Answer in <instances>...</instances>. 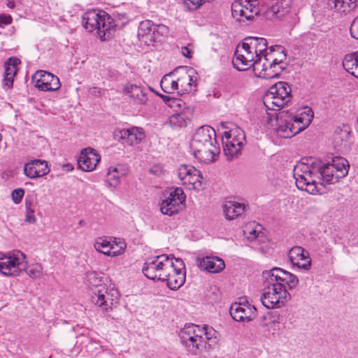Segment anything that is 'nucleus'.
I'll use <instances>...</instances> for the list:
<instances>
[{
  "label": "nucleus",
  "instance_id": "2",
  "mask_svg": "<svg viewBox=\"0 0 358 358\" xmlns=\"http://www.w3.org/2000/svg\"><path fill=\"white\" fill-rule=\"evenodd\" d=\"M313 118V110L308 106L296 115L282 111L277 116L275 131L280 138H290L307 128Z\"/></svg>",
  "mask_w": 358,
  "mask_h": 358
},
{
  "label": "nucleus",
  "instance_id": "4",
  "mask_svg": "<svg viewBox=\"0 0 358 358\" xmlns=\"http://www.w3.org/2000/svg\"><path fill=\"white\" fill-rule=\"evenodd\" d=\"M84 28L90 32L96 30L103 41L109 38L116 24L112 17L102 10H91L84 13L82 18Z\"/></svg>",
  "mask_w": 358,
  "mask_h": 358
},
{
  "label": "nucleus",
  "instance_id": "32",
  "mask_svg": "<svg viewBox=\"0 0 358 358\" xmlns=\"http://www.w3.org/2000/svg\"><path fill=\"white\" fill-rule=\"evenodd\" d=\"M331 165L336 172V178L345 177L349 171V162L343 157H335L332 159Z\"/></svg>",
  "mask_w": 358,
  "mask_h": 358
},
{
  "label": "nucleus",
  "instance_id": "7",
  "mask_svg": "<svg viewBox=\"0 0 358 358\" xmlns=\"http://www.w3.org/2000/svg\"><path fill=\"white\" fill-rule=\"evenodd\" d=\"M291 87L285 82L272 85L264 96V104L267 110H280L291 101Z\"/></svg>",
  "mask_w": 358,
  "mask_h": 358
},
{
  "label": "nucleus",
  "instance_id": "23",
  "mask_svg": "<svg viewBox=\"0 0 358 358\" xmlns=\"http://www.w3.org/2000/svg\"><path fill=\"white\" fill-rule=\"evenodd\" d=\"M196 263L201 270L213 273H219L225 267L224 260L218 257H199L196 259Z\"/></svg>",
  "mask_w": 358,
  "mask_h": 358
},
{
  "label": "nucleus",
  "instance_id": "14",
  "mask_svg": "<svg viewBox=\"0 0 358 358\" xmlns=\"http://www.w3.org/2000/svg\"><path fill=\"white\" fill-rule=\"evenodd\" d=\"M172 270L162 282H166L167 287L171 290H177L185 282V266L180 258L174 259Z\"/></svg>",
  "mask_w": 358,
  "mask_h": 358
},
{
  "label": "nucleus",
  "instance_id": "28",
  "mask_svg": "<svg viewBox=\"0 0 358 358\" xmlns=\"http://www.w3.org/2000/svg\"><path fill=\"white\" fill-rule=\"evenodd\" d=\"M180 90L178 94H182L190 92L192 87L196 86L197 73L194 70H189L184 76L179 78Z\"/></svg>",
  "mask_w": 358,
  "mask_h": 358
},
{
  "label": "nucleus",
  "instance_id": "40",
  "mask_svg": "<svg viewBox=\"0 0 358 358\" xmlns=\"http://www.w3.org/2000/svg\"><path fill=\"white\" fill-rule=\"evenodd\" d=\"M246 62L248 63H253L252 66L254 67V71H259L260 67L262 66L261 60H262V55H259L258 53H256L255 51L252 52H247L246 53H243Z\"/></svg>",
  "mask_w": 358,
  "mask_h": 358
},
{
  "label": "nucleus",
  "instance_id": "20",
  "mask_svg": "<svg viewBox=\"0 0 358 358\" xmlns=\"http://www.w3.org/2000/svg\"><path fill=\"white\" fill-rule=\"evenodd\" d=\"M39 78L36 81V86L41 91H56L61 87V83L57 76L45 71H39L36 73Z\"/></svg>",
  "mask_w": 358,
  "mask_h": 358
},
{
  "label": "nucleus",
  "instance_id": "58",
  "mask_svg": "<svg viewBox=\"0 0 358 358\" xmlns=\"http://www.w3.org/2000/svg\"><path fill=\"white\" fill-rule=\"evenodd\" d=\"M346 1L348 3V5H346L347 7L349 6V8H348L346 10L347 13H349L350 10L355 9L358 3V0H347Z\"/></svg>",
  "mask_w": 358,
  "mask_h": 358
},
{
  "label": "nucleus",
  "instance_id": "16",
  "mask_svg": "<svg viewBox=\"0 0 358 358\" xmlns=\"http://www.w3.org/2000/svg\"><path fill=\"white\" fill-rule=\"evenodd\" d=\"M213 142L216 143V133L215 129L208 125H203L198 128L193 134L191 142V150L201 148L203 145Z\"/></svg>",
  "mask_w": 358,
  "mask_h": 358
},
{
  "label": "nucleus",
  "instance_id": "18",
  "mask_svg": "<svg viewBox=\"0 0 358 358\" xmlns=\"http://www.w3.org/2000/svg\"><path fill=\"white\" fill-rule=\"evenodd\" d=\"M208 145H203L201 148H196L192 150L195 158L205 164L214 162L220 152L217 141L216 143L210 142Z\"/></svg>",
  "mask_w": 358,
  "mask_h": 358
},
{
  "label": "nucleus",
  "instance_id": "1",
  "mask_svg": "<svg viewBox=\"0 0 358 358\" xmlns=\"http://www.w3.org/2000/svg\"><path fill=\"white\" fill-rule=\"evenodd\" d=\"M266 0H236L231 5V13L238 21L252 20L255 16L266 20H284L290 27L299 22L296 10L292 7V0H273L266 8Z\"/></svg>",
  "mask_w": 358,
  "mask_h": 358
},
{
  "label": "nucleus",
  "instance_id": "5",
  "mask_svg": "<svg viewBox=\"0 0 358 358\" xmlns=\"http://www.w3.org/2000/svg\"><path fill=\"white\" fill-rule=\"evenodd\" d=\"M263 276L265 287L261 296L262 305L268 309L281 308L290 299V294L280 282H270V274H267V271L263 272Z\"/></svg>",
  "mask_w": 358,
  "mask_h": 358
},
{
  "label": "nucleus",
  "instance_id": "13",
  "mask_svg": "<svg viewBox=\"0 0 358 358\" xmlns=\"http://www.w3.org/2000/svg\"><path fill=\"white\" fill-rule=\"evenodd\" d=\"M229 313L232 318L237 322H250L255 320L257 310L248 301L231 304Z\"/></svg>",
  "mask_w": 358,
  "mask_h": 358
},
{
  "label": "nucleus",
  "instance_id": "47",
  "mask_svg": "<svg viewBox=\"0 0 358 358\" xmlns=\"http://www.w3.org/2000/svg\"><path fill=\"white\" fill-rule=\"evenodd\" d=\"M25 205H26V211H27V216H26V221H27V222H29L30 223L35 222H36V217L34 215V213L35 212L34 204L31 201H28L26 199Z\"/></svg>",
  "mask_w": 358,
  "mask_h": 358
},
{
  "label": "nucleus",
  "instance_id": "59",
  "mask_svg": "<svg viewBox=\"0 0 358 358\" xmlns=\"http://www.w3.org/2000/svg\"><path fill=\"white\" fill-rule=\"evenodd\" d=\"M163 101L164 102L167 104L168 106H169V103H171L172 99L173 96H170V95H164V94H159L157 93V94Z\"/></svg>",
  "mask_w": 358,
  "mask_h": 358
},
{
  "label": "nucleus",
  "instance_id": "54",
  "mask_svg": "<svg viewBox=\"0 0 358 358\" xmlns=\"http://www.w3.org/2000/svg\"><path fill=\"white\" fill-rule=\"evenodd\" d=\"M12 17L10 15L2 14L0 15V27H4L6 25L11 24Z\"/></svg>",
  "mask_w": 358,
  "mask_h": 358
},
{
  "label": "nucleus",
  "instance_id": "30",
  "mask_svg": "<svg viewBox=\"0 0 358 358\" xmlns=\"http://www.w3.org/2000/svg\"><path fill=\"white\" fill-rule=\"evenodd\" d=\"M342 64L346 71L358 78V51L345 55Z\"/></svg>",
  "mask_w": 358,
  "mask_h": 358
},
{
  "label": "nucleus",
  "instance_id": "12",
  "mask_svg": "<svg viewBox=\"0 0 358 358\" xmlns=\"http://www.w3.org/2000/svg\"><path fill=\"white\" fill-rule=\"evenodd\" d=\"M185 199L186 196L181 188L178 187L171 191L161 203L162 213L168 216L178 214L185 208Z\"/></svg>",
  "mask_w": 358,
  "mask_h": 358
},
{
  "label": "nucleus",
  "instance_id": "49",
  "mask_svg": "<svg viewBox=\"0 0 358 358\" xmlns=\"http://www.w3.org/2000/svg\"><path fill=\"white\" fill-rule=\"evenodd\" d=\"M24 190L22 188H17L12 192L11 196L15 203L18 204L22 201Z\"/></svg>",
  "mask_w": 358,
  "mask_h": 358
},
{
  "label": "nucleus",
  "instance_id": "27",
  "mask_svg": "<svg viewBox=\"0 0 358 358\" xmlns=\"http://www.w3.org/2000/svg\"><path fill=\"white\" fill-rule=\"evenodd\" d=\"M120 138L129 145L140 143L145 138V133L142 128L132 127L120 131Z\"/></svg>",
  "mask_w": 358,
  "mask_h": 358
},
{
  "label": "nucleus",
  "instance_id": "45",
  "mask_svg": "<svg viewBox=\"0 0 358 358\" xmlns=\"http://www.w3.org/2000/svg\"><path fill=\"white\" fill-rule=\"evenodd\" d=\"M155 23L150 20L142 21L139 24V32L143 36H150L152 38V33L155 27Z\"/></svg>",
  "mask_w": 358,
  "mask_h": 358
},
{
  "label": "nucleus",
  "instance_id": "6",
  "mask_svg": "<svg viewBox=\"0 0 358 358\" xmlns=\"http://www.w3.org/2000/svg\"><path fill=\"white\" fill-rule=\"evenodd\" d=\"M172 255L162 254L147 258L142 271L145 276L154 281H163L172 270L174 262Z\"/></svg>",
  "mask_w": 358,
  "mask_h": 358
},
{
  "label": "nucleus",
  "instance_id": "48",
  "mask_svg": "<svg viewBox=\"0 0 358 358\" xmlns=\"http://www.w3.org/2000/svg\"><path fill=\"white\" fill-rule=\"evenodd\" d=\"M269 55L273 57V54L275 52L279 53V57L277 59H282V65H284V60L286 59V54L285 53L284 48L281 45L271 46L269 48Z\"/></svg>",
  "mask_w": 358,
  "mask_h": 358
},
{
  "label": "nucleus",
  "instance_id": "39",
  "mask_svg": "<svg viewBox=\"0 0 358 358\" xmlns=\"http://www.w3.org/2000/svg\"><path fill=\"white\" fill-rule=\"evenodd\" d=\"M110 240L105 238H99L94 243V248L96 251L110 257Z\"/></svg>",
  "mask_w": 358,
  "mask_h": 358
},
{
  "label": "nucleus",
  "instance_id": "15",
  "mask_svg": "<svg viewBox=\"0 0 358 358\" xmlns=\"http://www.w3.org/2000/svg\"><path fill=\"white\" fill-rule=\"evenodd\" d=\"M265 62L263 63L259 69L258 76L264 79H271L278 78L285 66L282 65V59H277L268 53L264 55Z\"/></svg>",
  "mask_w": 358,
  "mask_h": 358
},
{
  "label": "nucleus",
  "instance_id": "46",
  "mask_svg": "<svg viewBox=\"0 0 358 358\" xmlns=\"http://www.w3.org/2000/svg\"><path fill=\"white\" fill-rule=\"evenodd\" d=\"M169 33L168 27L162 24H155L152 33V38L157 40L159 36H165Z\"/></svg>",
  "mask_w": 358,
  "mask_h": 358
},
{
  "label": "nucleus",
  "instance_id": "19",
  "mask_svg": "<svg viewBox=\"0 0 358 358\" xmlns=\"http://www.w3.org/2000/svg\"><path fill=\"white\" fill-rule=\"evenodd\" d=\"M267 274H270V282L278 281L285 288L287 286L289 289L294 288L299 282L296 275L278 267L267 271Z\"/></svg>",
  "mask_w": 358,
  "mask_h": 358
},
{
  "label": "nucleus",
  "instance_id": "24",
  "mask_svg": "<svg viewBox=\"0 0 358 358\" xmlns=\"http://www.w3.org/2000/svg\"><path fill=\"white\" fill-rule=\"evenodd\" d=\"M20 64V60L11 57L7 59L4 64V75L3 79V86L7 89H11L13 86L14 78L17 73V66Z\"/></svg>",
  "mask_w": 358,
  "mask_h": 358
},
{
  "label": "nucleus",
  "instance_id": "17",
  "mask_svg": "<svg viewBox=\"0 0 358 358\" xmlns=\"http://www.w3.org/2000/svg\"><path fill=\"white\" fill-rule=\"evenodd\" d=\"M101 159L99 153L92 148H84L81 150L78 158V166L83 171H92L96 167Z\"/></svg>",
  "mask_w": 358,
  "mask_h": 358
},
{
  "label": "nucleus",
  "instance_id": "64",
  "mask_svg": "<svg viewBox=\"0 0 358 358\" xmlns=\"http://www.w3.org/2000/svg\"><path fill=\"white\" fill-rule=\"evenodd\" d=\"M66 166L68 167V171H71L73 169V166L71 164H67Z\"/></svg>",
  "mask_w": 358,
  "mask_h": 358
},
{
  "label": "nucleus",
  "instance_id": "9",
  "mask_svg": "<svg viewBox=\"0 0 358 358\" xmlns=\"http://www.w3.org/2000/svg\"><path fill=\"white\" fill-rule=\"evenodd\" d=\"M202 329L198 325H185L180 333L181 343L189 355H198L206 348V343L199 334Z\"/></svg>",
  "mask_w": 358,
  "mask_h": 358
},
{
  "label": "nucleus",
  "instance_id": "52",
  "mask_svg": "<svg viewBox=\"0 0 358 358\" xmlns=\"http://www.w3.org/2000/svg\"><path fill=\"white\" fill-rule=\"evenodd\" d=\"M350 31L351 36L358 40V15L352 20Z\"/></svg>",
  "mask_w": 358,
  "mask_h": 358
},
{
  "label": "nucleus",
  "instance_id": "62",
  "mask_svg": "<svg viewBox=\"0 0 358 358\" xmlns=\"http://www.w3.org/2000/svg\"><path fill=\"white\" fill-rule=\"evenodd\" d=\"M250 234L251 235H252V236H251V237H250L251 238H257V235H256L257 231H256V230H252V231H250Z\"/></svg>",
  "mask_w": 358,
  "mask_h": 358
},
{
  "label": "nucleus",
  "instance_id": "38",
  "mask_svg": "<svg viewBox=\"0 0 358 358\" xmlns=\"http://www.w3.org/2000/svg\"><path fill=\"white\" fill-rule=\"evenodd\" d=\"M123 176L122 171H120L117 167H110L106 175V181L111 187H117L120 182V178Z\"/></svg>",
  "mask_w": 358,
  "mask_h": 358
},
{
  "label": "nucleus",
  "instance_id": "51",
  "mask_svg": "<svg viewBox=\"0 0 358 358\" xmlns=\"http://www.w3.org/2000/svg\"><path fill=\"white\" fill-rule=\"evenodd\" d=\"M169 106L174 110H182L185 108V103L180 99L173 97Z\"/></svg>",
  "mask_w": 358,
  "mask_h": 358
},
{
  "label": "nucleus",
  "instance_id": "33",
  "mask_svg": "<svg viewBox=\"0 0 358 358\" xmlns=\"http://www.w3.org/2000/svg\"><path fill=\"white\" fill-rule=\"evenodd\" d=\"M171 77L172 73L165 75L160 83L162 90L166 94H172L176 90H180L179 78L173 80Z\"/></svg>",
  "mask_w": 358,
  "mask_h": 358
},
{
  "label": "nucleus",
  "instance_id": "10",
  "mask_svg": "<svg viewBox=\"0 0 358 358\" xmlns=\"http://www.w3.org/2000/svg\"><path fill=\"white\" fill-rule=\"evenodd\" d=\"M2 274L8 277H16L26 271L27 261L26 255L18 250L10 251L3 256Z\"/></svg>",
  "mask_w": 358,
  "mask_h": 358
},
{
  "label": "nucleus",
  "instance_id": "56",
  "mask_svg": "<svg viewBox=\"0 0 358 358\" xmlns=\"http://www.w3.org/2000/svg\"><path fill=\"white\" fill-rule=\"evenodd\" d=\"M250 41L248 40V37L244 39V41L242 43L241 50L243 53H246L247 52H252L254 51L253 48L250 47Z\"/></svg>",
  "mask_w": 358,
  "mask_h": 358
},
{
  "label": "nucleus",
  "instance_id": "25",
  "mask_svg": "<svg viewBox=\"0 0 358 358\" xmlns=\"http://www.w3.org/2000/svg\"><path fill=\"white\" fill-rule=\"evenodd\" d=\"M334 143L340 149L349 148L352 143L351 129L348 124L338 126L335 130L334 135Z\"/></svg>",
  "mask_w": 358,
  "mask_h": 358
},
{
  "label": "nucleus",
  "instance_id": "44",
  "mask_svg": "<svg viewBox=\"0 0 358 358\" xmlns=\"http://www.w3.org/2000/svg\"><path fill=\"white\" fill-rule=\"evenodd\" d=\"M26 271L30 278L36 279L42 275L43 266L40 263H34L27 266Z\"/></svg>",
  "mask_w": 358,
  "mask_h": 358
},
{
  "label": "nucleus",
  "instance_id": "36",
  "mask_svg": "<svg viewBox=\"0 0 358 358\" xmlns=\"http://www.w3.org/2000/svg\"><path fill=\"white\" fill-rule=\"evenodd\" d=\"M248 40L250 41V47H252L256 53L260 55H263L267 52V41L264 38L259 37H248Z\"/></svg>",
  "mask_w": 358,
  "mask_h": 358
},
{
  "label": "nucleus",
  "instance_id": "57",
  "mask_svg": "<svg viewBox=\"0 0 358 358\" xmlns=\"http://www.w3.org/2000/svg\"><path fill=\"white\" fill-rule=\"evenodd\" d=\"M347 0H339V1L338 2V11L340 12V13H347L346 12V10L348 7H347L346 5H348V3H346Z\"/></svg>",
  "mask_w": 358,
  "mask_h": 358
},
{
  "label": "nucleus",
  "instance_id": "31",
  "mask_svg": "<svg viewBox=\"0 0 358 358\" xmlns=\"http://www.w3.org/2000/svg\"><path fill=\"white\" fill-rule=\"evenodd\" d=\"M125 93L138 104H145L148 100L146 90L136 85L127 87L125 89Z\"/></svg>",
  "mask_w": 358,
  "mask_h": 358
},
{
  "label": "nucleus",
  "instance_id": "21",
  "mask_svg": "<svg viewBox=\"0 0 358 358\" xmlns=\"http://www.w3.org/2000/svg\"><path fill=\"white\" fill-rule=\"evenodd\" d=\"M23 171L27 178L34 179L48 174L50 168L46 161L34 159L24 164Z\"/></svg>",
  "mask_w": 358,
  "mask_h": 358
},
{
  "label": "nucleus",
  "instance_id": "61",
  "mask_svg": "<svg viewBox=\"0 0 358 358\" xmlns=\"http://www.w3.org/2000/svg\"><path fill=\"white\" fill-rule=\"evenodd\" d=\"M339 0H327V4L331 8H334L338 11V2Z\"/></svg>",
  "mask_w": 358,
  "mask_h": 358
},
{
  "label": "nucleus",
  "instance_id": "22",
  "mask_svg": "<svg viewBox=\"0 0 358 358\" xmlns=\"http://www.w3.org/2000/svg\"><path fill=\"white\" fill-rule=\"evenodd\" d=\"M290 262L298 268L308 270L311 265V259L307 251L300 246L293 247L288 253Z\"/></svg>",
  "mask_w": 358,
  "mask_h": 358
},
{
  "label": "nucleus",
  "instance_id": "35",
  "mask_svg": "<svg viewBox=\"0 0 358 358\" xmlns=\"http://www.w3.org/2000/svg\"><path fill=\"white\" fill-rule=\"evenodd\" d=\"M232 63L234 68L239 71H246L253 65V63L246 62L245 57L239 48H237L235 51Z\"/></svg>",
  "mask_w": 358,
  "mask_h": 358
},
{
  "label": "nucleus",
  "instance_id": "8",
  "mask_svg": "<svg viewBox=\"0 0 358 358\" xmlns=\"http://www.w3.org/2000/svg\"><path fill=\"white\" fill-rule=\"evenodd\" d=\"M313 158L307 159V164L303 163L301 167L295 168L294 177L297 188L302 191H306L310 194H317L319 190L316 185V169L314 168Z\"/></svg>",
  "mask_w": 358,
  "mask_h": 358
},
{
  "label": "nucleus",
  "instance_id": "63",
  "mask_svg": "<svg viewBox=\"0 0 358 358\" xmlns=\"http://www.w3.org/2000/svg\"><path fill=\"white\" fill-rule=\"evenodd\" d=\"M14 2L13 1H9L8 3V6L10 7V8H13L14 7Z\"/></svg>",
  "mask_w": 358,
  "mask_h": 358
},
{
  "label": "nucleus",
  "instance_id": "29",
  "mask_svg": "<svg viewBox=\"0 0 358 358\" xmlns=\"http://www.w3.org/2000/svg\"><path fill=\"white\" fill-rule=\"evenodd\" d=\"M222 208L227 219L234 220L242 215L245 208L244 204L239 202L227 201L224 203Z\"/></svg>",
  "mask_w": 358,
  "mask_h": 358
},
{
  "label": "nucleus",
  "instance_id": "55",
  "mask_svg": "<svg viewBox=\"0 0 358 358\" xmlns=\"http://www.w3.org/2000/svg\"><path fill=\"white\" fill-rule=\"evenodd\" d=\"M150 173L156 176H161L164 173V169L162 165L155 164L150 169Z\"/></svg>",
  "mask_w": 358,
  "mask_h": 358
},
{
  "label": "nucleus",
  "instance_id": "37",
  "mask_svg": "<svg viewBox=\"0 0 358 358\" xmlns=\"http://www.w3.org/2000/svg\"><path fill=\"white\" fill-rule=\"evenodd\" d=\"M202 178L201 171L197 169V173L194 172L191 173L182 184L188 185L189 189H200L202 188Z\"/></svg>",
  "mask_w": 358,
  "mask_h": 358
},
{
  "label": "nucleus",
  "instance_id": "50",
  "mask_svg": "<svg viewBox=\"0 0 358 358\" xmlns=\"http://www.w3.org/2000/svg\"><path fill=\"white\" fill-rule=\"evenodd\" d=\"M206 0H184V3L190 10H196L199 8Z\"/></svg>",
  "mask_w": 358,
  "mask_h": 358
},
{
  "label": "nucleus",
  "instance_id": "43",
  "mask_svg": "<svg viewBox=\"0 0 358 358\" xmlns=\"http://www.w3.org/2000/svg\"><path fill=\"white\" fill-rule=\"evenodd\" d=\"M192 172L197 173V169L193 166L182 164L178 170V178L183 182Z\"/></svg>",
  "mask_w": 358,
  "mask_h": 358
},
{
  "label": "nucleus",
  "instance_id": "3",
  "mask_svg": "<svg viewBox=\"0 0 358 358\" xmlns=\"http://www.w3.org/2000/svg\"><path fill=\"white\" fill-rule=\"evenodd\" d=\"M86 281L92 291V302L104 312L112 310L113 306L118 302L117 290L102 283L101 278L98 277L96 273L87 274Z\"/></svg>",
  "mask_w": 358,
  "mask_h": 358
},
{
  "label": "nucleus",
  "instance_id": "41",
  "mask_svg": "<svg viewBox=\"0 0 358 358\" xmlns=\"http://www.w3.org/2000/svg\"><path fill=\"white\" fill-rule=\"evenodd\" d=\"M126 248V243L124 241H117L114 238L110 240V257H116L122 254Z\"/></svg>",
  "mask_w": 358,
  "mask_h": 358
},
{
  "label": "nucleus",
  "instance_id": "42",
  "mask_svg": "<svg viewBox=\"0 0 358 358\" xmlns=\"http://www.w3.org/2000/svg\"><path fill=\"white\" fill-rule=\"evenodd\" d=\"M170 125L173 128H181L186 126L185 115L183 113H175L169 117Z\"/></svg>",
  "mask_w": 358,
  "mask_h": 358
},
{
  "label": "nucleus",
  "instance_id": "11",
  "mask_svg": "<svg viewBox=\"0 0 358 358\" xmlns=\"http://www.w3.org/2000/svg\"><path fill=\"white\" fill-rule=\"evenodd\" d=\"M245 141V133L240 128L224 131L222 137V145L224 155L227 157L228 160H232L241 154Z\"/></svg>",
  "mask_w": 358,
  "mask_h": 358
},
{
  "label": "nucleus",
  "instance_id": "34",
  "mask_svg": "<svg viewBox=\"0 0 358 358\" xmlns=\"http://www.w3.org/2000/svg\"><path fill=\"white\" fill-rule=\"evenodd\" d=\"M282 320L278 311H268L264 314L259 319V324L262 327H270L280 324Z\"/></svg>",
  "mask_w": 358,
  "mask_h": 358
},
{
  "label": "nucleus",
  "instance_id": "53",
  "mask_svg": "<svg viewBox=\"0 0 358 358\" xmlns=\"http://www.w3.org/2000/svg\"><path fill=\"white\" fill-rule=\"evenodd\" d=\"M201 329H202V331L199 332V334H201L202 336H205V338L207 340L211 339L215 333V330L213 328L209 329L207 325H204Z\"/></svg>",
  "mask_w": 358,
  "mask_h": 358
},
{
  "label": "nucleus",
  "instance_id": "26",
  "mask_svg": "<svg viewBox=\"0 0 358 358\" xmlns=\"http://www.w3.org/2000/svg\"><path fill=\"white\" fill-rule=\"evenodd\" d=\"M314 168L316 169V176L319 178V175L322 177L323 182L327 183H335L340 178H336V172L331 163L322 164L321 162H316L313 159Z\"/></svg>",
  "mask_w": 358,
  "mask_h": 358
},
{
  "label": "nucleus",
  "instance_id": "60",
  "mask_svg": "<svg viewBox=\"0 0 358 358\" xmlns=\"http://www.w3.org/2000/svg\"><path fill=\"white\" fill-rule=\"evenodd\" d=\"M181 52L182 55L187 58L192 57L191 51L187 47H182L181 48Z\"/></svg>",
  "mask_w": 358,
  "mask_h": 358
}]
</instances>
